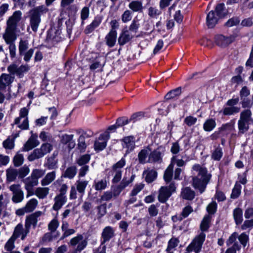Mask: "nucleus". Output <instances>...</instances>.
Returning a JSON list of instances; mask_svg holds the SVG:
<instances>
[{
	"label": "nucleus",
	"mask_w": 253,
	"mask_h": 253,
	"mask_svg": "<svg viewBox=\"0 0 253 253\" xmlns=\"http://www.w3.org/2000/svg\"><path fill=\"white\" fill-rule=\"evenodd\" d=\"M193 171L198 172L196 176L193 177L192 185L194 188L202 193L205 190L209 182L211 175L208 173L207 169L199 164H195L192 167Z\"/></svg>",
	"instance_id": "obj_1"
},
{
	"label": "nucleus",
	"mask_w": 253,
	"mask_h": 253,
	"mask_svg": "<svg viewBox=\"0 0 253 253\" xmlns=\"http://www.w3.org/2000/svg\"><path fill=\"white\" fill-rule=\"evenodd\" d=\"M48 11V9L44 5L35 7L29 11V25L33 31L36 32L38 31L41 22V15Z\"/></svg>",
	"instance_id": "obj_2"
},
{
	"label": "nucleus",
	"mask_w": 253,
	"mask_h": 253,
	"mask_svg": "<svg viewBox=\"0 0 253 253\" xmlns=\"http://www.w3.org/2000/svg\"><path fill=\"white\" fill-rule=\"evenodd\" d=\"M224 4H217L214 10L210 11L207 15L206 24L209 28H213L218 22L219 20L225 16Z\"/></svg>",
	"instance_id": "obj_3"
},
{
	"label": "nucleus",
	"mask_w": 253,
	"mask_h": 253,
	"mask_svg": "<svg viewBox=\"0 0 253 253\" xmlns=\"http://www.w3.org/2000/svg\"><path fill=\"white\" fill-rule=\"evenodd\" d=\"M22 12L18 10L13 12L6 21V27L3 34L16 35V30L18 23L22 19Z\"/></svg>",
	"instance_id": "obj_4"
},
{
	"label": "nucleus",
	"mask_w": 253,
	"mask_h": 253,
	"mask_svg": "<svg viewBox=\"0 0 253 253\" xmlns=\"http://www.w3.org/2000/svg\"><path fill=\"white\" fill-rule=\"evenodd\" d=\"M126 161L125 158H122L119 161L114 164L111 169L108 172V176L113 177L112 182L117 183L120 181L122 176V169L126 165Z\"/></svg>",
	"instance_id": "obj_5"
},
{
	"label": "nucleus",
	"mask_w": 253,
	"mask_h": 253,
	"mask_svg": "<svg viewBox=\"0 0 253 253\" xmlns=\"http://www.w3.org/2000/svg\"><path fill=\"white\" fill-rule=\"evenodd\" d=\"M29 42L28 40L21 39L18 43L19 54L23 56V59L25 62H29L34 52V49L29 48Z\"/></svg>",
	"instance_id": "obj_6"
},
{
	"label": "nucleus",
	"mask_w": 253,
	"mask_h": 253,
	"mask_svg": "<svg viewBox=\"0 0 253 253\" xmlns=\"http://www.w3.org/2000/svg\"><path fill=\"white\" fill-rule=\"evenodd\" d=\"M239 101V97L229 99L220 113L224 116H231L238 113L240 111V107L237 106L236 105L238 104Z\"/></svg>",
	"instance_id": "obj_7"
},
{
	"label": "nucleus",
	"mask_w": 253,
	"mask_h": 253,
	"mask_svg": "<svg viewBox=\"0 0 253 253\" xmlns=\"http://www.w3.org/2000/svg\"><path fill=\"white\" fill-rule=\"evenodd\" d=\"M29 110L26 107H23L19 110V116L16 118L14 121V124L22 130L29 129V124L28 115Z\"/></svg>",
	"instance_id": "obj_8"
},
{
	"label": "nucleus",
	"mask_w": 253,
	"mask_h": 253,
	"mask_svg": "<svg viewBox=\"0 0 253 253\" xmlns=\"http://www.w3.org/2000/svg\"><path fill=\"white\" fill-rule=\"evenodd\" d=\"M52 150V146L49 143L42 144L40 148L35 149L28 157V160L32 162L36 159L42 158Z\"/></svg>",
	"instance_id": "obj_9"
},
{
	"label": "nucleus",
	"mask_w": 253,
	"mask_h": 253,
	"mask_svg": "<svg viewBox=\"0 0 253 253\" xmlns=\"http://www.w3.org/2000/svg\"><path fill=\"white\" fill-rule=\"evenodd\" d=\"M175 190L176 186L173 182H171L169 186H162L159 190L158 200L161 203H165Z\"/></svg>",
	"instance_id": "obj_10"
},
{
	"label": "nucleus",
	"mask_w": 253,
	"mask_h": 253,
	"mask_svg": "<svg viewBox=\"0 0 253 253\" xmlns=\"http://www.w3.org/2000/svg\"><path fill=\"white\" fill-rule=\"evenodd\" d=\"M7 71L14 76L16 75L18 78H22L24 74L30 70V66L27 65H22L18 67L15 64H11L7 67Z\"/></svg>",
	"instance_id": "obj_11"
},
{
	"label": "nucleus",
	"mask_w": 253,
	"mask_h": 253,
	"mask_svg": "<svg viewBox=\"0 0 253 253\" xmlns=\"http://www.w3.org/2000/svg\"><path fill=\"white\" fill-rule=\"evenodd\" d=\"M88 241L87 239H84L81 234H78L77 236L72 238L69 245L72 247L77 246L76 251L81 252L84 250L87 246Z\"/></svg>",
	"instance_id": "obj_12"
},
{
	"label": "nucleus",
	"mask_w": 253,
	"mask_h": 253,
	"mask_svg": "<svg viewBox=\"0 0 253 253\" xmlns=\"http://www.w3.org/2000/svg\"><path fill=\"white\" fill-rule=\"evenodd\" d=\"M205 237L206 235L204 233H200L195 238L192 242L187 247V251H194L196 253H199L205 241Z\"/></svg>",
	"instance_id": "obj_13"
},
{
	"label": "nucleus",
	"mask_w": 253,
	"mask_h": 253,
	"mask_svg": "<svg viewBox=\"0 0 253 253\" xmlns=\"http://www.w3.org/2000/svg\"><path fill=\"white\" fill-rule=\"evenodd\" d=\"M9 189L12 193V201L14 203H19L24 199V192L21 185L19 184H13L9 187Z\"/></svg>",
	"instance_id": "obj_14"
},
{
	"label": "nucleus",
	"mask_w": 253,
	"mask_h": 253,
	"mask_svg": "<svg viewBox=\"0 0 253 253\" xmlns=\"http://www.w3.org/2000/svg\"><path fill=\"white\" fill-rule=\"evenodd\" d=\"M2 38L5 42L9 45V54L11 58H13L16 56V47L15 41L17 39L16 35L3 34Z\"/></svg>",
	"instance_id": "obj_15"
},
{
	"label": "nucleus",
	"mask_w": 253,
	"mask_h": 253,
	"mask_svg": "<svg viewBox=\"0 0 253 253\" xmlns=\"http://www.w3.org/2000/svg\"><path fill=\"white\" fill-rule=\"evenodd\" d=\"M110 133L108 131L100 134L98 139L94 142V148L96 151L103 150L106 146L108 140L110 139Z\"/></svg>",
	"instance_id": "obj_16"
},
{
	"label": "nucleus",
	"mask_w": 253,
	"mask_h": 253,
	"mask_svg": "<svg viewBox=\"0 0 253 253\" xmlns=\"http://www.w3.org/2000/svg\"><path fill=\"white\" fill-rule=\"evenodd\" d=\"M164 153V149L162 147H159L154 151L150 153L147 161L149 163L161 162Z\"/></svg>",
	"instance_id": "obj_17"
},
{
	"label": "nucleus",
	"mask_w": 253,
	"mask_h": 253,
	"mask_svg": "<svg viewBox=\"0 0 253 253\" xmlns=\"http://www.w3.org/2000/svg\"><path fill=\"white\" fill-rule=\"evenodd\" d=\"M236 36L231 35L229 37H225L222 35H217L215 37V42L221 47H225L232 42L235 39Z\"/></svg>",
	"instance_id": "obj_18"
},
{
	"label": "nucleus",
	"mask_w": 253,
	"mask_h": 253,
	"mask_svg": "<svg viewBox=\"0 0 253 253\" xmlns=\"http://www.w3.org/2000/svg\"><path fill=\"white\" fill-rule=\"evenodd\" d=\"M15 77L13 75L6 73H2L0 76V86L6 89L7 86L11 85L14 82Z\"/></svg>",
	"instance_id": "obj_19"
},
{
	"label": "nucleus",
	"mask_w": 253,
	"mask_h": 253,
	"mask_svg": "<svg viewBox=\"0 0 253 253\" xmlns=\"http://www.w3.org/2000/svg\"><path fill=\"white\" fill-rule=\"evenodd\" d=\"M133 37V35L127 29H124L118 38V43L122 46L128 42Z\"/></svg>",
	"instance_id": "obj_20"
},
{
	"label": "nucleus",
	"mask_w": 253,
	"mask_h": 253,
	"mask_svg": "<svg viewBox=\"0 0 253 253\" xmlns=\"http://www.w3.org/2000/svg\"><path fill=\"white\" fill-rule=\"evenodd\" d=\"M40 142L38 140V135L37 134L32 133L30 137L25 144L23 147V151H30L33 148L38 146Z\"/></svg>",
	"instance_id": "obj_21"
},
{
	"label": "nucleus",
	"mask_w": 253,
	"mask_h": 253,
	"mask_svg": "<svg viewBox=\"0 0 253 253\" xmlns=\"http://www.w3.org/2000/svg\"><path fill=\"white\" fill-rule=\"evenodd\" d=\"M123 147L127 149L126 154L129 153L135 148L134 137L131 136H127L123 139Z\"/></svg>",
	"instance_id": "obj_22"
},
{
	"label": "nucleus",
	"mask_w": 253,
	"mask_h": 253,
	"mask_svg": "<svg viewBox=\"0 0 253 253\" xmlns=\"http://www.w3.org/2000/svg\"><path fill=\"white\" fill-rule=\"evenodd\" d=\"M42 214V212L40 211H36L27 217L26 220L25 227L30 228L31 225L35 227L38 223V218Z\"/></svg>",
	"instance_id": "obj_23"
},
{
	"label": "nucleus",
	"mask_w": 253,
	"mask_h": 253,
	"mask_svg": "<svg viewBox=\"0 0 253 253\" xmlns=\"http://www.w3.org/2000/svg\"><path fill=\"white\" fill-rule=\"evenodd\" d=\"M23 181L25 184V188L28 192L33 189V187L39 184V180H37L31 174L30 176L23 179Z\"/></svg>",
	"instance_id": "obj_24"
},
{
	"label": "nucleus",
	"mask_w": 253,
	"mask_h": 253,
	"mask_svg": "<svg viewBox=\"0 0 253 253\" xmlns=\"http://www.w3.org/2000/svg\"><path fill=\"white\" fill-rule=\"evenodd\" d=\"M102 18L100 16L95 17L92 22L86 27L84 30V33L86 34L91 33L95 28L100 25L102 22Z\"/></svg>",
	"instance_id": "obj_25"
},
{
	"label": "nucleus",
	"mask_w": 253,
	"mask_h": 253,
	"mask_svg": "<svg viewBox=\"0 0 253 253\" xmlns=\"http://www.w3.org/2000/svg\"><path fill=\"white\" fill-rule=\"evenodd\" d=\"M54 204L52 207L53 210L58 211L67 202V198L66 196H62L57 195L54 198Z\"/></svg>",
	"instance_id": "obj_26"
},
{
	"label": "nucleus",
	"mask_w": 253,
	"mask_h": 253,
	"mask_svg": "<svg viewBox=\"0 0 253 253\" xmlns=\"http://www.w3.org/2000/svg\"><path fill=\"white\" fill-rule=\"evenodd\" d=\"M117 37V31H110L105 38L106 44L110 47L114 46L116 42Z\"/></svg>",
	"instance_id": "obj_27"
},
{
	"label": "nucleus",
	"mask_w": 253,
	"mask_h": 253,
	"mask_svg": "<svg viewBox=\"0 0 253 253\" xmlns=\"http://www.w3.org/2000/svg\"><path fill=\"white\" fill-rule=\"evenodd\" d=\"M29 232V229L25 227V229L23 228L22 224H18L15 228L12 236L16 235L17 238L21 236V240H23L27 234Z\"/></svg>",
	"instance_id": "obj_28"
},
{
	"label": "nucleus",
	"mask_w": 253,
	"mask_h": 253,
	"mask_svg": "<svg viewBox=\"0 0 253 253\" xmlns=\"http://www.w3.org/2000/svg\"><path fill=\"white\" fill-rule=\"evenodd\" d=\"M92 135V132H90L89 134H87L86 132H83L79 136L78 140V148L81 152H84L86 147V144L85 141V138L90 137Z\"/></svg>",
	"instance_id": "obj_29"
},
{
	"label": "nucleus",
	"mask_w": 253,
	"mask_h": 253,
	"mask_svg": "<svg viewBox=\"0 0 253 253\" xmlns=\"http://www.w3.org/2000/svg\"><path fill=\"white\" fill-rule=\"evenodd\" d=\"M234 129V124L231 122L223 124L218 128L221 136H225L232 132Z\"/></svg>",
	"instance_id": "obj_30"
},
{
	"label": "nucleus",
	"mask_w": 253,
	"mask_h": 253,
	"mask_svg": "<svg viewBox=\"0 0 253 253\" xmlns=\"http://www.w3.org/2000/svg\"><path fill=\"white\" fill-rule=\"evenodd\" d=\"M88 184V181L83 179H79L76 182L75 186L81 197H82L84 194L85 188Z\"/></svg>",
	"instance_id": "obj_31"
},
{
	"label": "nucleus",
	"mask_w": 253,
	"mask_h": 253,
	"mask_svg": "<svg viewBox=\"0 0 253 253\" xmlns=\"http://www.w3.org/2000/svg\"><path fill=\"white\" fill-rule=\"evenodd\" d=\"M239 119L253 125L252 113L249 109L244 110L241 112Z\"/></svg>",
	"instance_id": "obj_32"
},
{
	"label": "nucleus",
	"mask_w": 253,
	"mask_h": 253,
	"mask_svg": "<svg viewBox=\"0 0 253 253\" xmlns=\"http://www.w3.org/2000/svg\"><path fill=\"white\" fill-rule=\"evenodd\" d=\"M73 134H64L62 136L61 142L64 144H68V147L70 149H73L75 146V142L73 140L74 139Z\"/></svg>",
	"instance_id": "obj_33"
},
{
	"label": "nucleus",
	"mask_w": 253,
	"mask_h": 253,
	"mask_svg": "<svg viewBox=\"0 0 253 253\" xmlns=\"http://www.w3.org/2000/svg\"><path fill=\"white\" fill-rule=\"evenodd\" d=\"M114 236V230L110 226H107L104 228L102 233V238H103V242L101 244H104L110 240V239Z\"/></svg>",
	"instance_id": "obj_34"
},
{
	"label": "nucleus",
	"mask_w": 253,
	"mask_h": 253,
	"mask_svg": "<svg viewBox=\"0 0 253 253\" xmlns=\"http://www.w3.org/2000/svg\"><path fill=\"white\" fill-rule=\"evenodd\" d=\"M128 7L133 12H141L143 10V3L140 0H132L129 3Z\"/></svg>",
	"instance_id": "obj_35"
},
{
	"label": "nucleus",
	"mask_w": 253,
	"mask_h": 253,
	"mask_svg": "<svg viewBox=\"0 0 253 253\" xmlns=\"http://www.w3.org/2000/svg\"><path fill=\"white\" fill-rule=\"evenodd\" d=\"M107 186V181L106 179H95L94 180L93 187L97 191H102L106 189Z\"/></svg>",
	"instance_id": "obj_36"
},
{
	"label": "nucleus",
	"mask_w": 253,
	"mask_h": 253,
	"mask_svg": "<svg viewBox=\"0 0 253 253\" xmlns=\"http://www.w3.org/2000/svg\"><path fill=\"white\" fill-rule=\"evenodd\" d=\"M216 126V123L214 119H207L203 124V129L205 131H211L214 129Z\"/></svg>",
	"instance_id": "obj_37"
},
{
	"label": "nucleus",
	"mask_w": 253,
	"mask_h": 253,
	"mask_svg": "<svg viewBox=\"0 0 253 253\" xmlns=\"http://www.w3.org/2000/svg\"><path fill=\"white\" fill-rule=\"evenodd\" d=\"M56 173L52 171L47 173L44 177L41 180V184L42 186H46L53 181L55 178Z\"/></svg>",
	"instance_id": "obj_38"
},
{
	"label": "nucleus",
	"mask_w": 253,
	"mask_h": 253,
	"mask_svg": "<svg viewBox=\"0 0 253 253\" xmlns=\"http://www.w3.org/2000/svg\"><path fill=\"white\" fill-rule=\"evenodd\" d=\"M181 196L184 199L191 200L195 197V192L189 187H185L182 189Z\"/></svg>",
	"instance_id": "obj_39"
},
{
	"label": "nucleus",
	"mask_w": 253,
	"mask_h": 253,
	"mask_svg": "<svg viewBox=\"0 0 253 253\" xmlns=\"http://www.w3.org/2000/svg\"><path fill=\"white\" fill-rule=\"evenodd\" d=\"M145 175V180L148 183L153 182L157 177V173L154 169H148L144 171Z\"/></svg>",
	"instance_id": "obj_40"
},
{
	"label": "nucleus",
	"mask_w": 253,
	"mask_h": 253,
	"mask_svg": "<svg viewBox=\"0 0 253 253\" xmlns=\"http://www.w3.org/2000/svg\"><path fill=\"white\" fill-rule=\"evenodd\" d=\"M18 176V169L9 168L6 170V179L8 182L14 181Z\"/></svg>",
	"instance_id": "obj_41"
},
{
	"label": "nucleus",
	"mask_w": 253,
	"mask_h": 253,
	"mask_svg": "<svg viewBox=\"0 0 253 253\" xmlns=\"http://www.w3.org/2000/svg\"><path fill=\"white\" fill-rule=\"evenodd\" d=\"M147 13L150 18L157 19L162 14V11L157 7L151 6L148 8Z\"/></svg>",
	"instance_id": "obj_42"
},
{
	"label": "nucleus",
	"mask_w": 253,
	"mask_h": 253,
	"mask_svg": "<svg viewBox=\"0 0 253 253\" xmlns=\"http://www.w3.org/2000/svg\"><path fill=\"white\" fill-rule=\"evenodd\" d=\"M151 151L149 147L142 150L138 154V157L140 163L145 164L148 162L146 161V158L148 157V154Z\"/></svg>",
	"instance_id": "obj_43"
},
{
	"label": "nucleus",
	"mask_w": 253,
	"mask_h": 253,
	"mask_svg": "<svg viewBox=\"0 0 253 253\" xmlns=\"http://www.w3.org/2000/svg\"><path fill=\"white\" fill-rule=\"evenodd\" d=\"M49 189L48 187H38L35 190V195L39 199H44L49 193Z\"/></svg>",
	"instance_id": "obj_44"
},
{
	"label": "nucleus",
	"mask_w": 253,
	"mask_h": 253,
	"mask_svg": "<svg viewBox=\"0 0 253 253\" xmlns=\"http://www.w3.org/2000/svg\"><path fill=\"white\" fill-rule=\"evenodd\" d=\"M38 204V200L35 198H32L29 200L25 207V211L26 212L33 211Z\"/></svg>",
	"instance_id": "obj_45"
},
{
	"label": "nucleus",
	"mask_w": 253,
	"mask_h": 253,
	"mask_svg": "<svg viewBox=\"0 0 253 253\" xmlns=\"http://www.w3.org/2000/svg\"><path fill=\"white\" fill-rule=\"evenodd\" d=\"M77 173V168L75 166L68 168L65 171L63 176L69 179H73Z\"/></svg>",
	"instance_id": "obj_46"
},
{
	"label": "nucleus",
	"mask_w": 253,
	"mask_h": 253,
	"mask_svg": "<svg viewBox=\"0 0 253 253\" xmlns=\"http://www.w3.org/2000/svg\"><path fill=\"white\" fill-rule=\"evenodd\" d=\"M233 216L237 224H240L243 221V211L240 208H236L233 211Z\"/></svg>",
	"instance_id": "obj_47"
},
{
	"label": "nucleus",
	"mask_w": 253,
	"mask_h": 253,
	"mask_svg": "<svg viewBox=\"0 0 253 253\" xmlns=\"http://www.w3.org/2000/svg\"><path fill=\"white\" fill-rule=\"evenodd\" d=\"M173 169V166L172 164H170L165 171L164 178L167 183L170 182L172 179Z\"/></svg>",
	"instance_id": "obj_48"
},
{
	"label": "nucleus",
	"mask_w": 253,
	"mask_h": 253,
	"mask_svg": "<svg viewBox=\"0 0 253 253\" xmlns=\"http://www.w3.org/2000/svg\"><path fill=\"white\" fill-rule=\"evenodd\" d=\"M250 125L252 124L239 119L238 122V126L239 132L244 133L247 131L249 129V125Z\"/></svg>",
	"instance_id": "obj_49"
},
{
	"label": "nucleus",
	"mask_w": 253,
	"mask_h": 253,
	"mask_svg": "<svg viewBox=\"0 0 253 253\" xmlns=\"http://www.w3.org/2000/svg\"><path fill=\"white\" fill-rule=\"evenodd\" d=\"M17 238V236L14 235L10 237V238L6 243L4 248L5 250L8 252L12 251L15 248L14 242L16 239Z\"/></svg>",
	"instance_id": "obj_50"
},
{
	"label": "nucleus",
	"mask_w": 253,
	"mask_h": 253,
	"mask_svg": "<svg viewBox=\"0 0 253 253\" xmlns=\"http://www.w3.org/2000/svg\"><path fill=\"white\" fill-rule=\"evenodd\" d=\"M211 219V216L209 214L204 216L200 225V228L202 231H205L208 230L209 227Z\"/></svg>",
	"instance_id": "obj_51"
},
{
	"label": "nucleus",
	"mask_w": 253,
	"mask_h": 253,
	"mask_svg": "<svg viewBox=\"0 0 253 253\" xmlns=\"http://www.w3.org/2000/svg\"><path fill=\"white\" fill-rule=\"evenodd\" d=\"M181 93L180 87H177L173 90L169 91L165 96L166 99H170L179 95Z\"/></svg>",
	"instance_id": "obj_52"
},
{
	"label": "nucleus",
	"mask_w": 253,
	"mask_h": 253,
	"mask_svg": "<svg viewBox=\"0 0 253 253\" xmlns=\"http://www.w3.org/2000/svg\"><path fill=\"white\" fill-rule=\"evenodd\" d=\"M134 177L135 175L133 174L131 175L129 178H127L126 176H125L120 183L119 185L122 188L124 189L129 184L132 182V181L134 180Z\"/></svg>",
	"instance_id": "obj_53"
},
{
	"label": "nucleus",
	"mask_w": 253,
	"mask_h": 253,
	"mask_svg": "<svg viewBox=\"0 0 253 253\" xmlns=\"http://www.w3.org/2000/svg\"><path fill=\"white\" fill-rule=\"evenodd\" d=\"M223 155L222 148L218 147L215 149L211 155V158L214 160L219 161Z\"/></svg>",
	"instance_id": "obj_54"
},
{
	"label": "nucleus",
	"mask_w": 253,
	"mask_h": 253,
	"mask_svg": "<svg viewBox=\"0 0 253 253\" xmlns=\"http://www.w3.org/2000/svg\"><path fill=\"white\" fill-rule=\"evenodd\" d=\"M90 159V156L88 154H85L81 156L76 160L77 163L79 166H84Z\"/></svg>",
	"instance_id": "obj_55"
},
{
	"label": "nucleus",
	"mask_w": 253,
	"mask_h": 253,
	"mask_svg": "<svg viewBox=\"0 0 253 253\" xmlns=\"http://www.w3.org/2000/svg\"><path fill=\"white\" fill-rule=\"evenodd\" d=\"M57 160L55 159L54 157H51L47 159L45 166L48 169H52L57 168Z\"/></svg>",
	"instance_id": "obj_56"
},
{
	"label": "nucleus",
	"mask_w": 253,
	"mask_h": 253,
	"mask_svg": "<svg viewBox=\"0 0 253 253\" xmlns=\"http://www.w3.org/2000/svg\"><path fill=\"white\" fill-rule=\"evenodd\" d=\"M45 173V171L42 169H34L31 173V175L35 177L37 180L42 177Z\"/></svg>",
	"instance_id": "obj_57"
},
{
	"label": "nucleus",
	"mask_w": 253,
	"mask_h": 253,
	"mask_svg": "<svg viewBox=\"0 0 253 253\" xmlns=\"http://www.w3.org/2000/svg\"><path fill=\"white\" fill-rule=\"evenodd\" d=\"M144 186V185L142 183H140L135 184L134 186V187L130 194V196H136L138 193H139L143 189Z\"/></svg>",
	"instance_id": "obj_58"
},
{
	"label": "nucleus",
	"mask_w": 253,
	"mask_h": 253,
	"mask_svg": "<svg viewBox=\"0 0 253 253\" xmlns=\"http://www.w3.org/2000/svg\"><path fill=\"white\" fill-rule=\"evenodd\" d=\"M131 18L132 12L129 10H125L121 16L122 21L125 23L130 21Z\"/></svg>",
	"instance_id": "obj_59"
},
{
	"label": "nucleus",
	"mask_w": 253,
	"mask_h": 253,
	"mask_svg": "<svg viewBox=\"0 0 253 253\" xmlns=\"http://www.w3.org/2000/svg\"><path fill=\"white\" fill-rule=\"evenodd\" d=\"M24 162V157L21 154L18 153L14 157L13 163L15 166L19 167L22 165Z\"/></svg>",
	"instance_id": "obj_60"
},
{
	"label": "nucleus",
	"mask_w": 253,
	"mask_h": 253,
	"mask_svg": "<svg viewBox=\"0 0 253 253\" xmlns=\"http://www.w3.org/2000/svg\"><path fill=\"white\" fill-rule=\"evenodd\" d=\"M18 171L19 178H22L29 174L30 172V169L28 167L24 166L18 169Z\"/></svg>",
	"instance_id": "obj_61"
},
{
	"label": "nucleus",
	"mask_w": 253,
	"mask_h": 253,
	"mask_svg": "<svg viewBox=\"0 0 253 253\" xmlns=\"http://www.w3.org/2000/svg\"><path fill=\"white\" fill-rule=\"evenodd\" d=\"M139 27V24L138 21L135 19H133L131 24L130 25L128 30L131 33H134L135 34L137 33Z\"/></svg>",
	"instance_id": "obj_62"
},
{
	"label": "nucleus",
	"mask_w": 253,
	"mask_h": 253,
	"mask_svg": "<svg viewBox=\"0 0 253 253\" xmlns=\"http://www.w3.org/2000/svg\"><path fill=\"white\" fill-rule=\"evenodd\" d=\"M59 225V223L56 219H52L48 224V228L51 232H54Z\"/></svg>",
	"instance_id": "obj_63"
},
{
	"label": "nucleus",
	"mask_w": 253,
	"mask_h": 253,
	"mask_svg": "<svg viewBox=\"0 0 253 253\" xmlns=\"http://www.w3.org/2000/svg\"><path fill=\"white\" fill-rule=\"evenodd\" d=\"M178 240L176 238L171 239L168 243L166 251L167 252H169L171 250L174 249L178 245Z\"/></svg>",
	"instance_id": "obj_64"
}]
</instances>
